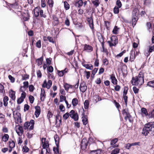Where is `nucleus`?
Masks as SVG:
<instances>
[{
    "label": "nucleus",
    "instance_id": "1",
    "mask_svg": "<svg viewBox=\"0 0 154 154\" xmlns=\"http://www.w3.org/2000/svg\"><path fill=\"white\" fill-rule=\"evenodd\" d=\"M142 134L146 136L149 133L154 136V122H150L146 124L143 129Z\"/></svg>",
    "mask_w": 154,
    "mask_h": 154
},
{
    "label": "nucleus",
    "instance_id": "2",
    "mask_svg": "<svg viewBox=\"0 0 154 154\" xmlns=\"http://www.w3.org/2000/svg\"><path fill=\"white\" fill-rule=\"evenodd\" d=\"M144 82V73L142 71L140 72L137 76L133 77L131 81V83L133 85L140 86Z\"/></svg>",
    "mask_w": 154,
    "mask_h": 154
},
{
    "label": "nucleus",
    "instance_id": "3",
    "mask_svg": "<svg viewBox=\"0 0 154 154\" xmlns=\"http://www.w3.org/2000/svg\"><path fill=\"white\" fill-rule=\"evenodd\" d=\"M35 122L33 120H31L30 122H26L23 125V128L25 130L29 129L31 130L33 129Z\"/></svg>",
    "mask_w": 154,
    "mask_h": 154
},
{
    "label": "nucleus",
    "instance_id": "4",
    "mask_svg": "<svg viewBox=\"0 0 154 154\" xmlns=\"http://www.w3.org/2000/svg\"><path fill=\"white\" fill-rule=\"evenodd\" d=\"M110 47L115 46L118 43V39L117 36L113 35L110 38V40L107 42Z\"/></svg>",
    "mask_w": 154,
    "mask_h": 154
},
{
    "label": "nucleus",
    "instance_id": "5",
    "mask_svg": "<svg viewBox=\"0 0 154 154\" xmlns=\"http://www.w3.org/2000/svg\"><path fill=\"white\" fill-rule=\"evenodd\" d=\"M122 114L123 115H125L124 119L125 120H127L128 119H129V121L131 122V120L130 119L131 117V116L130 115L128 109H124L122 110Z\"/></svg>",
    "mask_w": 154,
    "mask_h": 154
},
{
    "label": "nucleus",
    "instance_id": "6",
    "mask_svg": "<svg viewBox=\"0 0 154 154\" xmlns=\"http://www.w3.org/2000/svg\"><path fill=\"white\" fill-rule=\"evenodd\" d=\"M15 130L19 136H21L23 132V130L22 126L19 125L16 126Z\"/></svg>",
    "mask_w": 154,
    "mask_h": 154
},
{
    "label": "nucleus",
    "instance_id": "7",
    "mask_svg": "<svg viewBox=\"0 0 154 154\" xmlns=\"http://www.w3.org/2000/svg\"><path fill=\"white\" fill-rule=\"evenodd\" d=\"M87 89V86L85 83L84 82H81L80 86V91L82 93H84L86 91Z\"/></svg>",
    "mask_w": 154,
    "mask_h": 154
},
{
    "label": "nucleus",
    "instance_id": "8",
    "mask_svg": "<svg viewBox=\"0 0 154 154\" xmlns=\"http://www.w3.org/2000/svg\"><path fill=\"white\" fill-rule=\"evenodd\" d=\"M88 141L86 138L83 139L81 141V147L82 149H85L88 145Z\"/></svg>",
    "mask_w": 154,
    "mask_h": 154
},
{
    "label": "nucleus",
    "instance_id": "9",
    "mask_svg": "<svg viewBox=\"0 0 154 154\" xmlns=\"http://www.w3.org/2000/svg\"><path fill=\"white\" fill-rule=\"evenodd\" d=\"M118 139L117 138H115L112 139L111 141L110 145L112 146L110 147H111L115 148L119 146L118 144H116V143L118 141Z\"/></svg>",
    "mask_w": 154,
    "mask_h": 154
},
{
    "label": "nucleus",
    "instance_id": "10",
    "mask_svg": "<svg viewBox=\"0 0 154 154\" xmlns=\"http://www.w3.org/2000/svg\"><path fill=\"white\" fill-rule=\"evenodd\" d=\"M16 115H17V116L14 117L15 122H17V124H18L19 123H21L22 122L21 121V115L20 113L19 112H17L16 113Z\"/></svg>",
    "mask_w": 154,
    "mask_h": 154
},
{
    "label": "nucleus",
    "instance_id": "11",
    "mask_svg": "<svg viewBox=\"0 0 154 154\" xmlns=\"http://www.w3.org/2000/svg\"><path fill=\"white\" fill-rule=\"evenodd\" d=\"M42 142L43 144V148H47L49 146L48 142L46 141V139L42 138Z\"/></svg>",
    "mask_w": 154,
    "mask_h": 154
},
{
    "label": "nucleus",
    "instance_id": "12",
    "mask_svg": "<svg viewBox=\"0 0 154 154\" xmlns=\"http://www.w3.org/2000/svg\"><path fill=\"white\" fill-rule=\"evenodd\" d=\"M141 114L143 117L147 116L148 112L146 108L143 107L141 109Z\"/></svg>",
    "mask_w": 154,
    "mask_h": 154
},
{
    "label": "nucleus",
    "instance_id": "13",
    "mask_svg": "<svg viewBox=\"0 0 154 154\" xmlns=\"http://www.w3.org/2000/svg\"><path fill=\"white\" fill-rule=\"evenodd\" d=\"M35 115L36 117L38 118L40 114L41 109L39 106H37L35 107Z\"/></svg>",
    "mask_w": 154,
    "mask_h": 154
},
{
    "label": "nucleus",
    "instance_id": "14",
    "mask_svg": "<svg viewBox=\"0 0 154 154\" xmlns=\"http://www.w3.org/2000/svg\"><path fill=\"white\" fill-rule=\"evenodd\" d=\"M130 55L129 60L131 62H132L134 61L136 57L135 54V51L131 50L130 53Z\"/></svg>",
    "mask_w": 154,
    "mask_h": 154
},
{
    "label": "nucleus",
    "instance_id": "15",
    "mask_svg": "<svg viewBox=\"0 0 154 154\" xmlns=\"http://www.w3.org/2000/svg\"><path fill=\"white\" fill-rule=\"evenodd\" d=\"M84 46V51H85L88 52H90L92 51L93 48L91 46L86 44Z\"/></svg>",
    "mask_w": 154,
    "mask_h": 154
},
{
    "label": "nucleus",
    "instance_id": "16",
    "mask_svg": "<svg viewBox=\"0 0 154 154\" xmlns=\"http://www.w3.org/2000/svg\"><path fill=\"white\" fill-rule=\"evenodd\" d=\"M110 78L111 79L112 82L113 84L116 85L117 84L118 81L114 74L110 75Z\"/></svg>",
    "mask_w": 154,
    "mask_h": 154
},
{
    "label": "nucleus",
    "instance_id": "17",
    "mask_svg": "<svg viewBox=\"0 0 154 154\" xmlns=\"http://www.w3.org/2000/svg\"><path fill=\"white\" fill-rule=\"evenodd\" d=\"M139 15V11L138 9L135 8L134 9L132 12V17H138Z\"/></svg>",
    "mask_w": 154,
    "mask_h": 154
},
{
    "label": "nucleus",
    "instance_id": "18",
    "mask_svg": "<svg viewBox=\"0 0 154 154\" xmlns=\"http://www.w3.org/2000/svg\"><path fill=\"white\" fill-rule=\"evenodd\" d=\"M83 116L82 117V121L83 125H86L88 122V117L86 115H85L84 113L82 114Z\"/></svg>",
    "mask_w": 154,
    "mask_h": 154
},
{
    "label": "nucleus",
    "instance_id": "19",
    "mask_svg": "<svg viewBox=\"0 0 154 154\" xmlns=\"http://www.w3.org/2000/svg\"><path fill=\"white\" fill-rule=\"evenodd\" d=\"M63 87L65 89L67 92H68L69 89H72L73 88V87L72 85H69L67 83H65L63 85Z\"/></svg>",
    "mask_w": 154,
    "mask_h": 154
},
{
    "label": "nucleus",
    "instance_id": "20",
    "mask_svg": "<svg viewBox=\"0 0 154 154\" xmlns=\"http://www.w3.org/2000/svg\"><path fill=\"white\" fill-rule=\"evenodd\" d=\"M138 19V17H132V24L133 27L135 25Z\"/></svg>",
    "mask_w": 154,
    "mask_h": 154
},
{
    "label": "nucleus",
    "instance_id": "21",
    "mask_svg": "<svg viewBox=\"0 0 154 154\" xmlns=\"http://www.w3.org/2000/svg\"><path fill=\"white\" fill-rule=\"evenodd\" d=\"M45 90L44 89L42 88L41 89V93L40 94V100L41 101H44L45 99L44 95Z\"/></svg>",
    "mask_w": 154,
    "mask_h": 154
},
{
    "label": "nucleus",
    "instance_id": "22",
    "mask_svg": "<svg viewBox=\"0 0 154 154\" xmlns=\"http://www.w3.org/2000/svg\"><path fill=\"white\" fill-rule=\"evenodd\" d=\"M15 92L12 90H11L10 92L9 96L11 99L14 100L15 99Z\"/></svg>",
    "mask_w": 154,
    "mask_h": 154
},
{
    "label": "nucleus",
    "instance_id": "23",
    "mask_svg": "<svg viewBox=\"0 0 154 154\" xmlns=\"http://www.w3.org/2000/svg\"><path fill=\"white\" fill-rule=\"evenodd\" d=\"M83 5V2L82 0H79L78 2H76L75 5L76 6L80 8Z\"/></svg>",
    "mask_w": 154,
    "mask_h": 154
},
{
    "label": "nucleus",
    "instance_id": "24",
    "mask_svg": "<svg viewBox=\"0 0 154 154\" xmlns=\"http://www.w3.org/2000/svg\"><path fill=\"white\" fill-rule=\"evenodd\" d=\"M87 21L89 23L90 27L91 29H93V24L92 19L91 18H88Z\"/></svg>",
    "mask_w": 154,
    "mask_h": 154
},
{
    "label": "nucleus",
    "instance_id": "25",
    "mask_svg": "<svg viewBox=\"0 0 154 154\" xmlns=\"http://www.w3.org/2000/svg\"><path fill=\"white\" fill-rule=\"evenodd\" d=\"M34 14L35 17L38 16L40 12V10L38 8H35L34 10Z\"/></svg>",
    "mask_w": 154,
    "mask_h": 154
},
{
    "label": "nucleus",
    "instance_id": "26",
    "mask_svg": "<svg viewBox=\"0 0 154 154\" xmlns=\"http://www.w3.org/2000/svg\"><path fill=\"white\" fill-rule=\"evenodd\" d=\"M147 85L154 88V80L148 82Z\"/></svg>",
    "mask_w": 154,
    "mask_h": 154
},
{
    "label": "nucleus",
    "instance_id": "27",
    "mask_svg": "<svg viewBox=\"0 0 154 154\" xmlns=\"http://www.w3.org/2000/svg\"><path fill=\"white\" fill-rule=\"evenodd\" d=\"M120 28H118L117 26H115L112 31V32L113 34H117L118 33V30Z\"/></svg>",
    "mask_w": 154,
    "mask_h": 154
},
{
    "label": "nucleus",
    "instance_id": "28",
    "mask_svg": "<svg viewBox=\"0 0 154 154\" xmlns=\"http://www.w3.org/2000/svg\"><path fill=\"white\" fill-rule=\"evenodd\" d=\"M147 117L149 118H154V109L152 110L150 112H148V115Z\"/></svg>",
    "mask_w": 154,
    "mask_h": 154
},
{
    "label": "nucleus",
    "instance_id": "29",
    "mask_svg": "<svg viewBox=\"0 0 154 154\" xmlns=\"http://www.w3.org/2000/svg\"><path fill=\"white\" fill-rule=\"evenodd\" d=\"M78 101L76 98H73L72 100V104L73 106H76L78 104Z\"/></svg>",
    "mask_w": 154,
    "mask_h": 154
},
{
    "label": "nucleus",
    "instance_id": "30",
    "mask_svg": "<svg viewBox=\"0 0 154 154\" xmlns=\"http://www.w3.org/2000/svg\"><path fill=\"white\" fill-rule=\"evenodd\" d=\"M98 39L99 40L100 42L101 45H103V44L104 45V42L103 40V36L100 34V35H98Z\"/></svg>",
    "mask_w": 154,
    "mask_h": 154
},
{
    "label": "nucleus",
    "instance_id": "31",
    "mask_svg": "<svg viewBox=\"0 0 154 154\" xmlns=\"http://www.w3.org/2000/svg\"><path fill=\"white\" fill-rule=\"evenodd\" d=\"M8 97L7 96H5L3 98L4 105L5 106H7L8 104Z\"/></svg>",
    "mask_w": 154,
    "mask_h": 154
},
{
    "label": "nucleus",
    "instance_id": "32",
    "mask_svg": "<svg viewBox=\"0 0 154 154\" xmlns=\"http://www.w3.org/2000/svg\"><path fill=\"white\" fill-rule=\"evenodd\" d=\"M105 26L107 30H109L110 27V23L107 21H104Z\"/></svg>",
    "mask_w": 154,
    "mask_h": 154
},
{
    "label": "nucleus",
    "instance_id": "33",
    "mask_svg": "<svg viewBox=\"0 0 154 154\" xmlns=\"http://www.w3.org/2000/svg\"><path fill=\"white\" fill-rule=\"evenodd\" d=\"M9 136L8 134H5L2 137L3 140L4 142L7 141L9 139Z\"/></svg>",
    "mask_w": 154,
    "mask_h": 154
},
{
    "label": "nucleus",
    "instance_id": "34",
    "mask_svg": "<svg viewBox=\"0 0 154 154\" xmlns=\"http://www.w3.org/2000/svg\"><path fill=\"white\" fill-rule=\"evenodd\" d=\"M113 103L115 104V105L117 108V109L119 111H120L119 108L120 107V105L119 104L118 102H117L116 100H113Z\"/></svg>",
    "mask_w": 154,
    "mask_h": 154
},
{
    "label": "nucleus",
    "instance_id": "35",
    "mask_svg": "<svg viewBox=\"0 0 154 154\" xmlns=\"http://www.w3.org/2000/svg\"><path fill=\"white\" fill-rule=\"evenodd\" d=\"M83 66L87 69H93V66L91 64H84Z\"/></svg>",
    "mask_w": 154,
    "mask_h": 154
},
{
    "label": "nucleus",
    "instance_id": "36",
    "mask_svg": "<svg viewBox=\"0 0 154 154\" xmlns=\"http://www.w3.org/2000/svg\"><path fill=\"white\" fill-rule=\"evenodd\" d=\"M103 62L104 65L107 66L109 64V62L108 60L105 58L103 59Z\"/></svg>",
    "mask_w": 154,
    "mask_h": 154
},
{
    "label": "nucleus",
    "instance_id": "37",
    "mask_svg": "<svg viewBox=\"0 0 154 154\" xmlns=\"http://www.w3.org/2000/svg\"><path fill=\"white\" fill-rule=\"evenodd\" d=\"M84 108L85 109H88L89 107V103L88 100H86L84 103Z\"/></svg>",
    "mask_w": 154,
    "mask_h": 154
},
{
    "label": "nucleus",
    "instance_id": "38",
    "mask_svg": "<svg viewBox=\"0 0 154 154\" xmlns=\"http://www.w3.org/2000/svg\"><path fill=\"white\" fill-rule=\"evenodd\" d=\"M119 8L115 6L114 8L113 12L115 14H118L119 13Z\"/></svg>",
    "mask_w": 154,
    "mask_h": 154
},
{
    "label": "nucleus",
    "instance_id": "39",
    "mask_svg": "<svg viewBox=\"0 0 154 154\" xmlns=\"http://www.w3.org/2000/svg\"><path fill=\"white\" fill-rule=\"evenodd\" d=\"M0 93L4 94L5 93L4 88L2 84H0Z\"/></svg>",
    "mask_w": 154,
    "mask_h": 154
},
{
    "label": "nucleus",
    "instance_id": "40",
    "mask_svg": "<svg viewBox=\"0 0 154 154\" xmlns=\"http://www.w3.org/2000/svg\"><path fill=\"white\" fill-rule=\"evenodd\" d=\"M123 98L125 103V105L127 106V105L128 97L127 95H123Z\"/></svg>",
    "mask_w": 154,
    "mask_h": 154
},
{
    "label": "nucleus",
    "instance_id": "41",
    "mask_svg": "<svg viewBox=\"0 0 154 154\" xmlns=\"http://www.w3.org/2000/svg\"><path fill=\"white\" fill-rule=\"evenodd\" d=\"M9 146L10 148H13L15 146V143L14 141H12L9 142Z\"/></svg>",
    "mask_w": 154,
    "mask_h": 154
},
{
    "label": "nucleus",
    "instance_id": "42",
    "mask_svg": "<svg viewBox=\"0 0 154 154\" xmlns=\"http://www.w3.org/2000/svg\"><path fill=\"white\" fill-rule=\"evenodd\" d=\"M43 60V58L41 57L40 58L36 60V62L38 63V66H40L42 65V61Z\"/></svg>",
    "mask_w": 154,
    "mask_h": 154
},
{
    "label": "nucleus",
    "instance_id": "43",
    "mask_svg": "<svg viewBox=\"0 0 154 154\" xmlns=\"http://www.w3.org/2000/svg\"><path fill=\"white\" fill-rule=\"evenodd\" d=\"M120 149H119L116 148L111 151L113 154H117L119 152Z\"/></svg>",
    "mask_w": 154,
    "mask_h": 154
},
{
    "label": "nucleus",
    "instance_id": "44",
    "mask_svg": "<svg viewBox=\"0 0 154 154\" xmlns=\"http://www.w3.org/2000/svg\"><path fill=\"white\" fill-rule=\"evenodd\" d=\"M151 3V0H144V4L146 6L149 5Z\"/></svg>",
    "mask_w": 154,
    "mask_h": 154
},
{
    "label": "nucleus",
    "instance_id": "45",
    "mask_svg": "<svg viewBox=\"0 0 154 154\" xmlns=\"http://www.w3.org/2000/svg\"><path fill=\"white\" fill-rule=\"evenodd\" d=\"M116 4L117 6L119 8H120L122 6V4L120 0H117L116 2Z\"/></svg>",
    "mask_w": 154,
    "mask_h": 154
},
{
    "label": "nucleus",
    "instance_id": "46",
    "mask_svg": "<svg viewBox=\"0 0 154 154\" xmlns=\"http://www.w3.org/2000/svg\"><path fill=\"white\" fill-rule=\"evenodd\" d=\"M64 100L65 101H66V98L65 96H64L62 95H61L60 96V102H62Z\"/></svg>",
    "mask_w": 154,
    "mask_h": 154
},
{
    "label": "nucleus",
    "instance_id": "47",
    "mask_svg": "<svg viewBox=\"0 0 154 154\" xmlns=\"http://www.w3.org/2000/svg\"><path fill=\"white\" fill-rule=\"evenodd\" d=\"M103 51L105 53L106 55H108L109 54V51L106 48L104 47V45L103 44L102 45Z\"/></svg>",
    "mask_w": 154,
    "mask_h": 154
},
{
    "label": "nucleus",
    "instance_id": "48",
    "mask_svg": "<svg viewBox=\"0 0 154 154\" xmlns=\"http://www.w3.org/2000/svg\"><path fill=\"white\" fill-rule=\"evenodd\" d=\"M64 3L65 8L66 10L68 9L69 8V4L66 1L64 2Z\"/></svg>",
    "mask_w": 154,
    "mask_h": 154
},
{
    "label": "nucleus",
    "instance_id": "49",
    "mask_svg": "<svg viewBox=\"0 0 154 154\" xmlns=\"http://www.w3.org/2000/svg\"><path fill=\"white\" fill-rule=\"evenodd\" d=\"M59 109L62 112H64L65 111V107L62 104H61L59 106Z\"/></svg>",
    "mask_w": 154,
    "mask_h": 154
},
{
    "label": "nucleus",
    "instance_id": "50",
    "mask_svg": "<svg viewBox=\"0 0 154 154\" xmlns=\"http://www.w3.org/2000/svg\"><path fill=\"white\" fill-rule=\"evenodd\" d=\"M48 152V149L47 148H43L41 151V154H47Z\"/></svg>",
    "mask_w": 154,
    "mask_h": 154
},
{
    "label": "nucleus",
    "instance_id": "51",
    "mask_svg": "<svg viewBox=\"0 0 154 154\" xmlns=\"http://www.w3.org/2000/svg\"><path fill=\"white\" fill-rule=\"evenodd\" d=\"M47 70L48 72H52L53 71L54 69L52 66H48L47 68Z\"/></svg>",
    "mask_w": 154,
    "mask_h": 154
},
{
    "label": "nucleus",
    "instance_id": "52",
    "mask_svg": "<svg viewBox=\"0 0 154 154\" xmlns=\"http://www.w3.org/2000/svg\"><path fill=\"white\" fill-rule=\"evenodd\" d=\"M48 3L50 7H53L54 3L53 0H48Z\"/></svg>",
    "mask_w": 154,
    "mask_h": 154
},
{
    "label": "nucleus",
    "instance_id": "53",
    "mask_svg": "<svg viewBox=\"0 0 154 154\" xmlns=\"http://www.w3.org/2000/svg\"><path fill=\"white\" fill-rule=\"evenodd\" d=\"M148 51L149 53H151L152 52L154 51V45H153L152 46H149Z\"/></svg>",
    "mask_w": 154,
    "mask_h": 154
},
{
    "label": "nucleus",
    "instance_id": "54",
    "mask_svg": "<svg viewBox=\"0 0 154 154\" xmlns=\"http://www.w3.org/2000/svg\"><path fill=\"white\" fill-rule=\"evenodd\" d=\"M55 141L57 146L58 145L59 143V139L57 135H55L54 136Z\"/></svg>",
    "mask_w": 154,
    "mask_h": 154
},
{
    "label": "nucleus",
    "instance_id": "55",
    "mask_svg": "<svg viewBox=\"0 0 154 154\" xmlns=\"http://www.w3.org/2000/svg\"><path fill=\"white\" fill-rule=\"evenodd\" d=\"M133 90L134 93L136 94L138 93L139 91V89L135 86H134L133 88Z\"/></svg>",
    "mask_w": 154,
    "mask_h": 154
},
{
    "label": "nucleus",
    "instance_id": "56",
    "mask_svg": "<svg viewBox=\"0 0 154 154\" xmlns=\"http://www.w3.org/2000/svg\"><path fill=\"white\" fill-rule=\"evenodd\" d=\"M71 118L74 119L75 121H77L79 119L78 115L77 113H76L73 116V117H71Z\"/></svg>",
    "mask_w": 154,
    "mask_h": 154
},
{
    "label": "nucleus",
    "instance_id": "57",
    "mask_svg": "<svg viewBox=\"0 0 154 154\" xmlns=\"http://www.w3.org/2000/svg\"><path fill=\"white\" fill-rule=\"evenodd\" d=\"M47 84H48L47 89H49L50 88L52 85V82L51 81V80H48Z\"/></svg>",
    "mask_w": 154,
    "mask_h": 154
},
{
    "label": "nucleus",
    "instance_id": "58",
    "mask_svg": "<svg viewBox=\"0 0 154 154\" xmlns=\"http://www.w3.org/2000/svg\"><path fill=\"white\" fill-rule=\"evenodd\" d=\"M132 146V143H128L125 144V147L126 149H129Z\"/></svg>",
    "mask_w": 154,
    "mask_h": 154
},
{
    "label": "nucleus",
    "instance_id": "59",
    "mask_svg": "<svg viewBox=\"0 0 154 154\" xmlns=\"http://www.w3.org/2000/svg\"><path fill=\"white\" fill-rule=\"evenodd\" d=\"M115 86L114 90L116 91H119L121 87L120 85H117V84Z\"/></svg>",
    "mask_w": 154,
    "mask_h": 154
},
{
    "label": "nucleus",
    "instance_id": "60",
    "mask_svg": "<svg viewBox=\"0 0 154 154\" xmlns=\"http://www.w3.org/2000/svg\"><path fill=\"white\" fill-rule=\"evenodd\" d=\"M121 71L122 72V75L124 77H125L126 76V74H127V71L126 69H121Z\"/></svg>",
    "mask_w": 154,
    "mask_h": 154
},
{
    "label": "nucleus",
    "instance_id": "61",
    "mask_svg": "<svg viewBox=\"0 0 154 154\" xmlns=\"http://www.w3.org/2000/svg\"><path fill=\"white\" fill-rule=\"evenodd\" d=\"M29 149L26 146H24L23 148V151L25 152H27L29 151Z\"/></svg>",
    "mask_w": 154,
    "mask_h": 154
},
{
    "label": "nucleus",
    "instance_id": "62",
    "mask_svg": "<svg viewBox=\"0 0 154 154\" xmlns=\"http://www.w3.org/2000/svg\"><path fill=\"white\" fill-rule=\"evenodd\" d=\"M29 75H22V79L23 80H26L27 79H29Z\"/></svg>",
    "mask_w": 154,
    "mask_h": 154
},
{
    "label": "nucleus",
    "instance_id": "63",
    "mask_svg": "<svg viewBox=\"0 0 154 154\" xmlns=\"http://www.w3.org/2000/svg\"><path fill=\"white\" fill-rule=\"evenodd\" d=\"M8 78L11 82L13 83L14 82L15 79L14 77H12L11 75H8Z\"/></svg>",
    "mask_w": 154,
    "mask_h": 154
},
{
    "label": "nucleus",
    "instance_id": "64",
    "mask_svg": "<svg viewBox=\"0 0 154 154\" xmlns=\"http://www.w3.org/2000/svg\"><path fill=\"white\" fill-rule=\"evenodd\" d=\"M29 87V91L31 92H33L35 89L34 86L32 85H30Z\"/></svg>",
    "mask_w": 154,
    "mask_h": 154
}]
</instances>
